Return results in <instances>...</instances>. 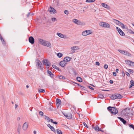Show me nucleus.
<instances>
[{
  "label": "nucleus",
  "mask_w": 134,
  "mask_h": 134,
  "mask_svg": "<svg viewBox=\"0 0 134 134\" xmlns=\"http://www.w3.org/2000/svg\"><path fill=\"white\" fill-rule=\"evenodd\" d=\"M107 109L113 115H115L118 113V110L115 107L109 106L108 107Z\"/></svg>",
  "instance_id": "nucleus-1"
},
{
  "label": "nucleus",
  "mask_w": 134,
  "mask_h": 134,
  "mask_svg": "<svg viewBox=\"0 0 134 134\" xmlns=\"http://www.w3.org/2000/svg\"><path fill=\"white\" fill-rule=\"evenodd\" d=\"M122 96L119 93H115L113 94L110 97V98L112 99H120L122 98Z\"/></svg>",
  "instance_id": "nucleus-2"
},
{
  "label": "nucleus",
  "mask_w": 134,
  "mask_h": 134,
  "mask_svg": "<svg viewBox=\"0 0 134 134\" xmlns=\"http://www.w3.org/2000/svg\"><path fill=\"white\" fill-rule=\"evenodd\" d=\"M99 25L100 26L105 28H108L110 27V25L108 23L104 22H100Z\"/></svg>",
  "instance_id": "nucleus-3"
},
{
  "label": "nucleus",
  "mask_w": 134,
  "mask_h": 134,
  "mask_svg": "<svg viewBox=\"0 0 134 134\" xmlns=\"http://www.w3.org/2000/svg\"><path fill=\"white\" fill-rule=\"evenodd\" d=\"M62 113L64 116L66 117L68 119H70L72 118V114L70 113H66L62 112Z\"/></svg>",
  "instance_id": "nucleus-4"
},
{
  "label": "nucleus",
  "mask_w": 134,
  "mask_h": 134,
  "mask_svg": "<svg viewBox=\"0 0 134 134\" xmlns=\"http://www.w3.org/2000/svg\"><path fill=\"white\" fill-rule=\"evenodd\" d=\"M36 66H37L38 68H39L41 70L42 69V65L40 61L38 59H37L36 60Z\"/></svg>",
  "instance_id": "nucleus-5"
},
{
  "label": "nucleus",
  "mask_w": 134,
  "mask_h": 134,
  "mask_svg": "<svg viewBox=\"0 0 134 134\" xmlns=\"http://www.w3.org/2000/svg\"><path fill=\"white\" fill-rule=\"evenodd\" d=\"M92 32H91L90 30H87L84 31L82 33V35L83 36H86L92 33Z\"/></svg>",
  "instance_id": "nucleus-6"
},
{
  "label": "nucleus",
  "mask_w": 134,
  "mask_h": 134,
  "mask_svg": "<svg viewBox=\"0 0 134 134\" xmlns=\"http://www.w3.org/2000/svg\"><path fill=\"white\" fill-rule=\"evenodd\" d=\"M42 62H43V65H46L47 66H49L51 64L47 59H44Z\"/></svg>",
  "instance_id": "nucleus-7"
},
{
  "label": "nucleus",
  "mask_w": 134,
  "mask_h": 134,
  "mask_svg": "<svg viewBox=\"0 0 134 134\" xmlns=\"http://www.w3.org/2000/svg\"><path fill=\"white\" fill-rule=\"evenodd\" d=\"M50 13L55 14L57 13V11L53 8L51 6L48 9Z\"/></svg>",
  "instance_id": "nucleus-8"
},
{
  "label": "nucleus",
  "mask_w": 134,
  "mask_h": 134,
  "mask_svg": "<svg viewBox=\"0 0 134 134\" xmlns=\"http://www.w3.org/2000/svg\"><path fill=\"white\" fill-rule=\"evenodd\" d=\"M125 111V115L126 116H128L129 114H130V109H127V108H126L125 109H124L122 110V111Z\"/></svg>",
  "instance_id": "nucleus-9"
},
{
  "label": "nucleus",
  "mask_w": 134,
  "mask_h": 134,
  "mask_svg": "<svg viewBox=\"0 0 134 134\" xmlns=\"http://www.w3.org/2000/svg\"><path fill=\"white\" fill-rule=\"evenodd\" d=\"M117 118L119 119L120 121H121L124 124L126 125H127V124H129L128 123H127L126 121L123 118L120 117H118Z\"/></svg>",
  "instance_id": "nucleus-10"
},
{
  "label": "nucleus",
  "mask_w": 134,
  "mask_h": 134,
  "mask_svg": "<svg viewBox=\"0 0 134 134\" xmlns=\"http://www.w3.org/2000/svg\"><path fill=\"white\" fill-rule=\"evenodd\" d=\"M29 42L31 44H33L35 43V39L34 37L32 36L29 37Z\"/></svg>",
  "instance_id": "nucleus-11"
},
{
  "label": "nucleus",
  "mask_w": 134,
  "mask_h": 134,
  "mask_svg": "<svg viewBox=\"0 0 134 134\" xmlns=\"http://www.w3.org/2000/svg\"><path fill=\"white\" fill-rule=\"evenodd\" d=\"M73 22L76 24L79 25H82V23L80 21L76 19L73 20Z\"/></svg>",
  "instance_id": "nucleus-12"
},
{
  "label": "nucleus",
  "mask_w": 134,
  "mask_h": 134,
  "mask_svg": "<svg viewBox=\"0 0 134 134\" xmlns=\"http://www.w3.org/2000/svg\"><path fill=\"white\" fill-rule=\"evenodd\" d=\"M67 63L65 62L64 60L63 59L62 61H61L59 63L60 65L62 67H64L67 64Z\"/></svg>",
  "instance_id": "nucleus-13"
},
{
  "label": "nucleus",
  "mask_w": 134,
  "mask_h": 134,
  "mask_svg": "<svg viewBox=\"0 0 134 134\" xmlns=\"http://www.w3.org/2000/svg\"><path fill=\"white\" fill-rule=\"evenodd\" d=\"M44 46H47L49 48H51V43L49 42L46 41Z\"/></svg>",
  "instance_id": "nucleus-14"
},
{
  "label": "nucleus",
  "mask_w": 134,
  "mask_h": 134,
  "mask_svg": "<svg viewBox=\"0 0 134 134\" xmlns=\"http://www.w3.org/2000/svg\"><path fill=\"white\" fill-rule=\"evenodd\" d=\"M79 49V48L78 46L72 47L71 48V49L72 50L71 53H73L75 52V50H76Z\"/></svg>",
  "instance_id": "nucleus-15"
},
{
  "label": "nucleus",
  "mask_w": 134,
  "mask_h": 134,
  "mask_svg": "<svg viewBox=\"0 0 134 134\" xmlns=\"http://www.w3.org/2000/svg\"><path fill=\"white\" fill-rule=\"evenodd\" d=\"M61 101L60 99L58 98H57L56 99V103L57 107L58 108L61 104Z\"/></svg>",
  "instance_id": "nucleus-16"
},
{
  "label": "nucleus",
  "mask_w": 134,
  "mask_h": 134,
  "mask_svg": "<svg viewBox=\"0 0 134 134\" xmlns=\"http://www.w3.org/2000/svg\"><path fill=\"white\" fill-rule=\"evenodd\" d=\"M28 127V125L27 123L25 122L23 125V128L24 130H26L27 129Z\"/></svg>",
  "instance_id": "nucleus-17"
},
{
  "label": "nucleus",
  "mask_w": 134,
  "mask_h": 134,
  "mask_svg": "<svg viewBox=\"0 0 134 134\" xmlns=\"http://www.w3.org/2000/svg\"><path fill=\"white\" fill-rule=\"evenodd\" d=\"M47 126L50 128L52 131L54 132V133L55 132V129L53 126H51L49 124H48Z\"/></svg>",
  "instance_id": "nucleus-18"
},
{
  "label": "nucleus",
  "mask_w": 134,
  "mask_h": 134,
  "mask_svg": "<svg viewBox=\"0 0 134 134\" xmlns=\"http://www.w3.org/2000/svg\"><path fill=\"white\" fill-rule=\"evenodd\" d=\"M72 59L71 58H70L69 57H66L64 58V59L65 62H68L71 60V59Z\"/></svg>",
  "instance_id": "nucleus-19"
},
{
  "label": "nucleus",
  "mask_w": 134,
  "mask_h": 134,
  "mask_svg": "<svg viewBox=\"0 0 134 134\" xmlns=\"http://www.w3.org/2000/svg\"><path fill=\"white\" fill-rule=\"evenodd\" d=\"M38 40L40 44L44 46V44L45 41H46L44 40H43L42 39L40 38L38 39Z\"/></svg>",
  "instance_id": "nucleus-20"
},
{
  "label": "nucleus",
  "mask_w": 134,
  "mask_h": 134,
  "mask_svg": "<svg viewBox=\"0 0 134 134\" xmlns=\"http://www.w3.org/2000/svg\"><path fill=\"white\" fill-rule=\"evenodd\" d=\"M47 73L48 74L50 77L52 78H53L54 75L53 74L51 71H49L48 70L47 71Z\"/></svg>",
  "instance_id": "nucleus-21"
},
{
  "label": "nucleus",
  "mask_w": 134,
  "mask_h": 134,
  "mask_svg": "<svg viewBox=\"0 0 134 134\" xmlns=\"http://www.w3.org/2000/svg\"><path fill=\"white\" fill-rule=\"evenodd\" d=\"M130 83L131 84L129 86V88H130L132 86H134V81L132 80H131L130 82Z\"/></svg>",
  "instance_id": "nucleus-22"
},
{
  "label": "nucleus",
  "mask_w": 134,
  "mask_h": 134,
  "mask_svg": "<svg viewBox=\"0 0 134 134\" xmlns=\"http://www.w3.org/2000/svg\"><path fill=\"white\" fill-rule=\"evenodd\" d=\"M21 126L20 124H19L17 129V131L18 132V134H20V132L21 129Z\"/></svg>",
  "instance_id": "nucleus-23"
},
{
  "label": "nucleus",
  "mask_w": 134,
  "mask_h": 134,
  "mask_svg": "<svg viewBox=\"0 0 134 134\" xmlns=\"http://www.w3.org/2000/svg\"><path fill=\"white\" fill-rule=\"evenodd\" d=\"M125 61L126 63L127 64H128L129 66H130V65H131V62H132V61L128 60H125Z\"/></svg>",
  "instance_id": "nucleus-24"
},
{
  "label": "nucleus",
  "mask_w": 134,
  "mask_h": 134,
  "mask_svg": "<svg viewBox=\"0 0 134 134\" xmlns=\"http://www.w3.org/2000/svg\"><path fill=\"white\" fill-rule=\"evenodd\" d=\"M101 4L102 6L104 8H109V6L105 3H102Z\"/></svg>",
  "instance_id": "nucleus-25"
},
{
  "label": "nucleus",
  "mask_w": 134,
  "mask_h": 134,
  "mask_svg": "<svg viewBox=\"0 0 134 134\" xmlns=\"http://www.w3.org/2000/svg\"><path fill=\"white\" fill-rule=\"evenodd\" d=\"M92 126L93 129H94L96 131H97L99 127L97 125H96V126L94 127V125H92Z\"/></svg>",
  "instance_id": "nucleus-26"
},
{
  "label": "nucleus",
  "mask_w": 134,
  "mask_h": 134,
  "mask_svg": "<svg viewBox=\"0 0 134 134\" xmlns=\"http://www.w3.org/2000/svg\"><path fill=\"white\" fill-rule=\"evenodd\" d=\"M76 84H77L78 86H80V87H81V90L83 91L84 90H85L83 88H85L84 87V86L81 85L79 83H76Z\"/></svg>",
  "instance_id": "nucleus-27"
},
{
  "label": "nucleus",
  "mask_w": 134,
  "mask_h": 134,
  "mask_svg": "<svg viewBox=\"0 0 134 134\" xmlns=\"http://www.w3.org/2000/svg\"><path fill=\"white\" fill-rule=\"evenodd\" d=\"M118 32L119 34L121 36H124L125 35V33L122 31L121 30H119V31Z\"/></svg>",
  "instance_id": "nucleus-28"
},
{
  "label": "nucleus",
  "mask_w": 134,
  "mask_h": 134,
  "mask_svg": "<svg viewBox=\"0 0 134 134\" xmlns=\"http://www.w3.org/2000/svg\"><path fill=\"white\" fill-rule=\"evenodd\" d=\"M124 54L128 56L131 57V54H130L126 50L125 51V54Z\"/></svg>",
  "instance_id": "nucleus-29"
},
{
  "label": "nucleus",
  "mask_w": 134,
  "mask_h": 134,
  "mask_svg": "<svg viewBox=\"0 0 134 134\" xmlns=\"http://www.w3.org/2000/svg\"><path fill=\"white\" fill-rule=\"evenodd\" d=\"M57 34L58 36L61 38H63L64 37V35L58 32Z\"/></svg>",
  "instance_id": "nucleus-30"
},
{
  "label": "nucleus",
  "mask_w": 134,
  "mask_h": 134,
  "mask_svg": "<svg viewBox=\"0 0 134 134\" xmlns=\"http://www.w3.org/2000/svg\"><path fill=\"white\" fill-rule=\"evenodd\" d=\"M58 76L59 78L60 79L64 80L65 79V76L61 75H58Z\"/></svg>",
  "instance_id": "nucleus-31"
},
{
  "label": "nucleus",
  "mask_w": 134,
  "mask_h": 134,
  "mask_svg": "<svg viewBox=\"0 0 134 134\" xmlns=\"http://www.w3.org/2000/svg\"><path fill=\"white\" fill-rule=\"evenodd\" d=\"M76 80L80 82H81L82 81V78L79 77H77Z\"/></svg>",
  "instance_id": "nucleus-32"
},
{
  "label": "nucleus",
  "mask_w": 134,
  "mask_h": 134,
  "mask_svg": "<svg viewBox=\"0 0 134 134\" xmlns=\"http://www.w3.org/2000/svg\"><path fill=\"white\" fill-rule=\"evenodd\" d=\"M118 51L120 52L121 54H125V50H123L121 49H118Z\"/></svg>",
  "instance_id": "nucleus-33"
},
{
  "label": "nucleus",
  "mask_w": 134,
  "mask_h": 134,
  "mask_svg": "<svg viewBox=\"0 0 134 134\" xmlns=\"http://www.w3.org/2000/svg\"><path fill=\"white\" fill-rule=\"evenodd\" d=\"M127 125L129 126L132 129L134 130V125L133 124H128Z\"/></svg>",
  "instance_id": "nucleus-34"
},
{
  "label": "nucleus",
  "mask_w": 134,
  "mask_h": 134,
  "mask_svg": "<svg viewBox=\"0 0 134 134\" xmlns=\"http://www.w3.org/2000/svg\"><path fill=\"white\" fill-rule=\"evenodd\" d=\"M56 131L57 132L58 134H62V132L60 130L58 129H57Z\"/></svg>",
  "instance_id": "nucleus-35"
},
{
  "label": "nucleus",
  "mask_w": 134,
  "mask_h": 134,
  "mask_svg": "<svg viewBox=\"0 0 134 134\" xmlns=\"http://www.w3.org/2000/svg\"><path fill=\"white\" fill-rule=\"evenodd\" d=\"M34 14L33 13L31 14L30 12H29L26 15V16L27 18H29L30 16H32Z\"/></svg>",
  "instance_id": "nucleus-36"
},
{
  "label": "nucleus",
  "mask_w": 134,
  "mask_h": 134,
  "mask_svg": "<svg viewBox=\"0 0 134 134\" xmlns=\"http://www.w3.org/2000/svg\"><path fill=\"white\" fill-rule=\"evenodd\" d=\"M114 20L115 21V23L116 24L118 25H120V23H121L118 20H116L115 19H114Z\"/></svg>",
  "instance_id": "nucleus-37"
},
{
  "label": "nucleus",
  "mask_w": 134,
  "mask_h": 134,
  "mask_svg": "<svg viewBox=\"0 0 134 134\" xmlns=\"http://www.w3.org/2000/svg\"><path fill=\"white\" fill-rule=\"evenodd\" d=\"M63 54L60 53H58L57 54V56L59 58L62 57L63 56Z\"/></svg>",
  "instance_id": "nucleus-38"
},
{
  "label": "nucleus",
  "mask_w": 134,
  "mask_h": 134,
  "mask_svg": "<svg viewBox=\"0 0 134 134\" xmlns=\"http://www.w3.org/2000/svg\"><path fill=\"white\" fill-rule=\"evenodd\" d=\"M95 0H86V2H93L95 1Z\"/></svg>",
  "instance_id": "nucleus-39"
},
{
  "label": "nucleus",
  "mask_w": 134,
  "mask_h": 134,
  "mask_svg": "<svg viewBox=\"0 0 134 134\" xmlns=\"http://www.w3.org/2000/svg\"><path fill=\"white\" fill-rule=\"evenodd\" d=\"M38 91L40 93H41V92L44 93L45 92V90L43 89H41L40 90H39Z\"/></svg>",
  "instance_id": "nucleus-40"
},
{
  "label": "nucleus",
  "mask_w": 134,
  "mask_h": 134,
  "mask_svg": "<svg viewBox=\"0 0 134 134\" xmlns=\"http://www.w3.org/2000/svg\"><path fill=\"white\" fill-rule=\"evenodd\" d=\"M120 25L121 26V27L122 29L125 28V26L123 23H120Z\"/></svg>",
  "instance_id": "nucleus-41"
},
{
  "label": "nucleus",
  "mask_w": 134,
  "mask_h": 134,
  "mask_svg": "<svg viewBox=\"0 0 134 134\" xmlns=\"http://www.w3.org/2000/svg\"><path fill=\"white\" fill-rule=\"evenodd\" d=\"M128 32L130 34H134V32L131 30H128Z\"/></svg>",
  "instance_id": "nucleus-42"
},
{
  "label": "nucleus",
  "mask_w": 134,
  "mask_h": 134,
  "mask_svg": "<svg viewBox=\"0 0 134 134\" xmlns=\"http://www.w3.org/2000/svg\"><path fill=\"white\" fill-rule=\"evenodd\" d=\"M98 97L100 98L103 99L104 98V96L103 94H100L99 95Z\"/></svg>",
  "instance_id": "nucleus-43"
},
{
  "label": "nucleus",
  "mask_w": 134,
  "mask_h": 134,
  "mask_svg": "<svg viewBox=\"0 0 134 134\" xmlns=\"http://www.w3.org/2000/svg\"><path fill=\"white\" fill-rule=\"evenodd\" d=\"M51 20L53 22L57 21V19L55 18H52Z\"/></svg>",
  "instance_id": "nucleus-44"
},
{
  "label": "nucleus",
  "mask_w": 134,
  "mask_h": 134,
  "mask_svg": "<svg viewBox=\"0 0 134 134\" xmlns=\"http://www.w3.org/2000/svg\"><path fill=\"white\" fill-rule=\"evenodd\" d=\"M47 119H46V120H47V121L48 122H49L50 121V118L48 116H47Z\"/></svg>",
  "instance_id": "nucleus-45"
},
{
  "label": "nucleus",
  "mask_w": 134,
  "mask_h": 134,
  "mask_svg": "<svg viewBox=\"0 0 134 134\" xmlns=\"http://www.w3.org/2000/svg\"><path fill=\"white\" fill-rule=\"evenodd\" d=\"M128 70L130 74L132 73L133 72V71L131 69H129Z\"/></svg>",
  "instance_id": "nucleus-46"
},
{
  "label": "nucleus",
  "mask_w": 134,
  "mask_h": 134,
  "mask_svg": "<svg viewBox=\"0 0 134 134\" xmlns=\"http://www.w3.org/2000/svg\"><path fill=\"white\" fill-rule=\"evenodd\" d=\"M64 13L68 15L69 14V12L67 10H65L64 11Z\"/></svg>",
  "instance_id": "nucleus-47"
},
{
  "label": "nucleus",
  "mask_w": 134,
  "mask_h": 134,
  "mask_svg": "<svg viewBox=\"0 0 134 134\" xmlns=\"http://www.w3.org/2000/svg\"><path fill=\"white\" fill-rule=\"evenodd\" d=\"M39 115L42 116H43V112L42 111H40L39 113Z\"/></svg>",
  "instance_id": "nucleus-48"
},
{
  "label": "nucleus",
  "mask_w": 134,
  "mask_h": 134,
  "mask_svg": "<svg viewBox=\"0 0 134 134\" xmlns=\"http://www.w3.org/2000/svg\"><path fill=\"white\" fill-rule=\"evenodd\" d=\"M104 68L105 69H107L108 68V65L107 64H105L104 66Z\"/></svg>",
  "instance_id": "nucleus-49"
},
{
  "label": "nucleus",
  "mask_w": 134,
  "mask_h": 134,
  "mask_svg": "<svg viewBox=\"0 0 134 134\" xmlns=\"http://www.w3.org/2000/svg\"><path fill=\"white\" fill-rule=\"evenodd\" d=\"M83 124L87 128H88V126L86 124L85 122H83Z\"/></svg>",
  "instance_id": "nucleus-50"
},
{
  "label": "nucleus",
  "mask_w": 134,
  "mask_h": 134,
  "mask_svg": "<svg viewBox=\"0 0 134 134\" xmlns=\"http://www.w3.org/2000/svg\"><path fill=\"white\" fill-rule=\"evenodd\" d=\"M52 66L53 68L55 69H56L58 67L57 66H56L55 65H53Z\"/></svg>",
  "instance_id": "nucleus-51"
},
{
  "label": "nucleus",
  "mask_w": 134,
  "mask_h": 134,
  "mask_svg": "<svg viewBox=\"0 0 134 134\" xmlns=\"http://www.w3.org/2000/svg\"><path fill=\"white\" fill-rule=\"evenodd\" d=\"M88 87L90 89H91V90H94V88L91 86H88Z\"/></svg>",
  "instance_id": "nucleus-52"
},
{
  "label": "nucleus",
  "mask_w": 134,
  "mask_h": 134,
  "mask_svg": "<svg viewBox=\"0 0 134 134\" xmlns=\"http://www.w3.org/2000/svg\"><path fill=\"white\" fill-rule=\"evenodd\" d=\"M96 65L98 66H99L100 65L99 63L98 62H96Z\"/></svg>",
  "instance_id": "nucleus-53"
},
{
  "label": "nucleus",
  "mask_w": 134,
  "mask_h": 134,
  "mask_svg": "<svg viewBox=\"0 0 134 134\" xmlns=\"http://www.w3.org/2000/svg\"><path fill=\"white\" fill-rule=\"evenodd\" d=\"M130 66H134V62H131V65H130Z\"/></svg>",
  "instance_id": "nucleus-54"
},
{
  "label": "nucleus",
  "mask_w": 134,
  "mask_h": 134,
  "mask_svg": "<svg viewBox=\"0 0 134 134\" xmlns=\"http://www.w3.org/2000/svg\"><path fill=\"white\" fill-rule=\"evenodd\" d=\"M49 109L51 110L52 111L53 110V107L52 106L50 107L49 108Z\"/></svg>",
  "instance_id": "nucleus-55"
},
{
  "label": "nucleus",
  "mask_w": 134,
  "mask_h": 134,
  "mask_svg": "<svg viewBox=\"0 0 134 134\" xmlns=\"http://www.w3.org/2000/svg\"><path fill=\"white\" fill-rule=\"evenodd\" d=\"M113 75L114 76H116V72H114L113 73Z\"/></svg>",
  "instance_id": "nucleus-56"
},
{
  "label": "nucleus",
  "mask_w": 134,
  "mask_h": 134,
  "mask_svg": "<svg viewBox=\"0 0 134 134\" xmlns=\"http://www.w3.org/2000/svg\"><path fill=\"white\" fill-rule=\"evenodd\" d=\"M1 40V41L2 42L3 44H4L5 41L3 38L2 39V40Z\"/></svg>",
  "instance_id": "nucleus-57"
},
{
  "label": "nucleus",
  "mask_w": 134,
  "mask_h": 134,
  "mask_svg": "<svg viewBox=\"0 0 134 134\" xmlns=\"http://www.w3.org/2000/svg\"><path fill=\"white\" fill-rule=\"evenodd\" d=\"M109 82L110 84H112L113 83V81L112 80H110L109 81Z\"/></svg>",
  "instance_id": "nucleus-58"
},
{
  "label": "nucleus",
  "mask_w": 134,
  "mask_h": 134,
  "mask_svg": "<svg viewBox=\"0 0 134 134\" xmlns=\"http://www.w3.org/2000/svg\"><path fill=\"white\" fill-rule=\"evenodd\" d=\"M73 72L75 75H76L77 74V72L75 70H74Z\"/></svg>",
  "instance_id": "nucleus-59"
},
{
  "label": "nucleus",
  "mask_w": 134,
  "mask_h": 134,
  "mask_svg": "<svg viewBox=\"0 0 134 134\" xmlns=\"http://www.w3.org/2000/svg\"><path fill=\"white\" fill-rule=\"evenodd\" d=\"M116 29L118 32L119 31V30H121L118 27H116Z\"/></svg>",
  "instance_id": "nucleus-60"
},
{
  "label": "nucleus",
  "mask_w": 134,
  "mask_h": 134,
  "mask_svg": "<svg viewBox=\"0 0 134 134\" xmlns=\"http://www.w3.org/2000/svg\"><path fill=\"white\" fill-rule=\"evenodd\" d=\"M126 75L128 76H130V74L128 72H126Z\"/></svg>",
  "instance_id": "nucleus-61"
},
{
  "label": "nucleus",
  "mask_w": 134,
  "mask_h": 134,
  "mask_svg": "<svg viewBox=\"0 0 134 134\" xmlns=\"http://www.w3.org/2000/svg\"><path fill=\"white\" fill-rule=\"evenodd\" d=\"M57 70H58V71H61V69H60L58 67H57V69H56Z\"/></svg>",
  "instance_id": "nucleus-62"
},
{
  "label": "nucleus",
  "mask_w": 134,
  "mask_h": 134,
  "mask_svg": "<svg viewBox=\"0 0 134 134\" xmlns=\"http://www.w3.org/2000/svg\"><path fill=\"white\" fill-rule=\"evenodd\" d=\"M122 76H125V74L124 73V71H122Z\"/></svg>",
  "instance_id": "nucleus-63"
},
{
  "label": "nucleus",
  "mask_w": 134,
  "mask_h": 134,
  "mask_svg": "<svg viewBox=\"0 0 134 134\" xmlns=\"http://www.w3.org/2000/svg\"><path fill=\"white\" fill-rule=\"evenodd\" d=\"M54 124H55V125H57V124L58 123L56 121H54L53 123Z\"/></svg>",
  "instance_id": "nucleus-64"
}]
</instances>
